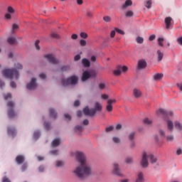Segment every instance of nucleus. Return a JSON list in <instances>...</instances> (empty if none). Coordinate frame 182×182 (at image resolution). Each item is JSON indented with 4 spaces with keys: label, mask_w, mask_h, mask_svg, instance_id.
<instances>
[{
    "label": "nucleus",
    "mask_w": 182,
    "mask_h": 182,
    "mask_svg": "<svg viewBox=\"0 0 182 182\" xmlns=\"http://www.w3.org/2000/svg\"><path fill=\"white\" fill-rule=\"evenodd\" d=\"M75 154L76 159L78 163H80V166H77L73 171L75 176L81 180L92 176V174H93V168H92V166L87 163L86 156L83 152L80 151H77Z\"/></svg>",
    "instance_id": "nucleus-1"
},
{
    "label": "nucleus",
    "mask_w": 182,
    "mask_h": 182,
    "mask_svg": "<svg viewBox=\"0 0 182 182\" xmlns=\"http://www.w3.org/2000/svg\"><path fill=\"white\" fill-rule=\"evenodd\" d=\"M23 66L22 64L17 63L14 65V68L13 69H5L3 70L2 74L4 77H7L8 79H16L18 80L19 78V71L23 69Z\"/></svg>",
    "instance_id": "nucleus-2"
},
{
    "label": "nucleus",
    "mask_w": 182,
    "mask_h": 182,
    "mask_svg": "<svg viewBox=\"0 0 182 182\" xmlns=\"http://www.w3.org/2000/svg\"><path fill=\"white\" fill-rule=\"evenodd\" d=\"M149 159L151 164L157 163V157L154 156L152 154H149L146 151H143L141 154V158L140 164L142 168H147L149 167Z\"/></svg>",
    "instance_id": "nucleus-3"
},
{
    "label": "nucleus",
    "mask_w": 182,
    "mask_h": 182,
    "mask_svg": "<svg viewBox=\"0 0 182 182\" xmlns=\"http://www.w3.org/2000/svg\"><path fill=\"white\" fill-rule=\"evenodd\" d=\"M102 109H103V106L100 102H95L93 109H89V107H85L83 109V113L85 116H90V117H93L97 112H102Z\"/></svg>",
    "instance_id": "nucleus-4"
},
{
    "label": "nucleus",
    "mask_w": 182,
    "mask_h": 182,
    "mask_svg": "<svg viewBox=\"0 0 182 182\" xmlns=\"http://www.w3.org/2000/svg\"><path fill=\"white\" fill-rule=\"evenodd\" d=\"M79 78L76 75H73L68 78H64L61 80V84L63 86H69V85H77Z\"/></svg>",
    "instance_id": "nucleus-5"
},
{
    "label": "nucleus",
    "mask_w": 182,
    "mask_h": 182,
    "mask_svg": "<svg viewBox=\"0 0 182 182\" xmlns=\"http://www.w3.org/2000/svg\"><path fill=\"white\" fill-rule=\"evenodd\" d=\"M156 115L158 117H160V116L168 117V116H173V112L171 111L168 112L164 109L160 108L156 110Z\"/></svg>",
    "instance_id": "nucleus-6"
},
{
    "label": "nucleus",
    "mask_w": 182,
    "mask_h": 182,
    "mask_svg": "<svg viewBox=\"0 0 182 182\" xmlns=\"http://www.w3.org/2000/svg\"><path fill=\"white\" fill-rule=\"evenodd\" d=\"M7 106L9 107V111H8L9 117L10 119L15 117V116H16V114L15 113V111H14V107L15 106V104L14 103V102H9L7 103Z\"/></svg>",
    "instance_id": "nucleus-7"
},
{
    "label": "nucleus",
    "mask_w": 182,
    "mask_h": 182,
    "mask_svg": "<svg viewBox=\"0 0 182 182\" xmlns=\"http://www.w3.org/2000/svg\"><path fill=\"white\" fill-rule=\"evenodd\" d=\"M127 70H128L127 66L119 65L118 66V68L117 70H114L113 71V73L114 76H120L122 75V72H127Z\"/></svg>",
    "instance_id": "nucleus-8"
},
{
    "label": "nucleus",
    "mask_w": 182,
    "mask_h": 182,
    "mask_svg": "<svg viewBox=\"0 0 182 182\" xmlns=\"http://www.w3.org/2000/svg\"><path fill=\"white\" fill-rule=\"evenodd\" d=\"M44 58L48 60L50 63H52L53 65H58L59 63V60L55 58V55L52 54H48L44 55Z\"/></svg>",
    "instance_id": "nucleus-9"
},
{
    "label": "nucleus",
    "mask_w": 182,
    "mask_h": 182,
    "mask_svg": "<svg viewBox=\"0 0 182 182\" xmlns=\"http://www.w3.org/2000/svg\"><path fill=\"white\" fill-rule=\"evenodd\" d=\"M36 86H38L36 84V78H32L30 83L27 84L26 87L28 90H34V89H36Z\"/></svg>",
    "instance_id": "nucleus-10"
},
{
    "label": "nucleus",
    "mask_w": 182,
    "mask_h": 182,
    "mask_svg": "<svg viewBox=\"0 0 182 182\" xmlns=\"http://www.w3.org/2000/svg\"><path fill=\"white\" fill-rule=\"evenodd\" d=\"M116 100H108L107 102V106H106V110L108 112H112L113 111V103H116Z\"/></svg>",
    "instance_id": "nucleus-11"
},
{
    "label": "nucleus",
    "mask_w": 182,
    "mask_h": 182,
    "mask_svg": "<svg viewBox=\"0 0 182 182\" xmlns=\"http://www.w3.org/2000/svg\"><path fill=\"white\" fill-rule=\"evenodd\" d=\"M137 68L139 70L146 69V68H147V62H146L144 60H139L138 61Z\"/></svg>",
    "instance_id": "nucleus-12"
},
{
    "label": "nucleus",
    "mask_w": 182,
    "mask_h": 182,
    "mask_svg": "<svg viewBox=\"0 0 182 182\" xmlns=\"http://www.w3.org/2000/svg\"><path fill=\"white\" fill-rule=\"evenodd\" d=\"M133 95H134V97H136V99H139V97H141V95L143 94L140 90L137 88H134L133 90Z\"/></svg>",
    "instance_id": "nucleus-13"
},
{
    "label": "nucleus",
    "mask_w": 182,
    "mask_h": 182,
    "mask_svg": "<svg viewBox=\"0 0 182 182\" xmlns=\"http://www.w3.org/2000/svg\"><path fill=\"white\" fill-rule=\"evenodd\" d=\"M172 21H173V18H171V17L165 18V25H166V29H168L169 28H171Z\"/></svg>",
    "instance_id": "nucleus-14"
},
{
    "label": "nucleus",
    "mask_w": 182,
    "mask_h": 182,
    "mask_svg": "<svg viewBox=\"0 0 182 182\" xmlns=\"http://www.w3.org/2000/svg\"><path fill=\"white\" fill-rule=\"evenodd\" d=\"M88 79H90V73L89 71H84L82 76V81L86 82Z\"/></svg>",
    "instance_id": "nucleus-15"
},
{
    "label": "nucleus",
    "mask_w": 182,
    "mask_h": 182,
    "mask_svg": "<svg viewBox=\"0 0 182 182\" xmlns=\"http://www.w3.org/2000/svg\"><path fill=\"white\" fill-rule=\"evenodd\" d=\"M167 129L169 132H173L174 130V124L173 122L170 119H166Z\"/></svg>",
    "instance_id": "nucleus-16"
},
{
    "label": "nucleus",
    "mask_w": 182,
    "mask_h": 182,
    "mask_svg": "<svg viewBox=\"0 0 182 182\" xmlns=\"http://www.w3.org/2000/svg\"><path fill=\"white\" fill-rule=\"evenodd\" d=\"M156 56L158 62H161L163 60V58H164V53L161 52L160 50H158L156 52Z\"/></svg>",
    "instance_id": "nucleus-17"
},
{
    "label": "nucleus",
    "mask_w": 182,
    "mask_h": 182,
    "mask_svg": "<svg viewBox=\"0 0 182 182\" xmlns=\"http://www.w3.org/2000/svg\"><path fill=\"white\" fill-rule=\"evenodd\" d=\"M114 174H116V176H122V172L120 171V169L119 168V164H114Z\"/></svg>",
    "instance_id": "nucleus-18"
},
{
    "label": "nucleus",
    "mask_w": 182,
    "mask_h": 182,
    "mask_svg": "<svg viewBox=\"0 0 182 182\" xmlns=\"http://www.w3.org/2000/svg\"><path fill=\"white\" fill-rule=\"evenodd\" d=\"M23 161H25V156L22 155H18L16 156V162L17 163V164H22Z\"/></svg>",
    "instance_id": "nucleus-19"
},
{
    "label": "nucleus",
    "mask_w": 182,
    "mask_h": 182,
    "mask_svg": "<svg viewBox=\"0 0 182 182\" xmlns=\"http://www.w3.org/2000/svg\"><path fill=\"white\" fill-rule=\"evenodd\" d=\"M7 42L9 45H15L16 43V38L15 36H9L7 38Z\"/></svg>",
    "instance_id": "nucleus-20"
},
{
    "label": "nucleus",
    "mask_w": 182,
    "mask_h": 182,
    "mask_svg": "<svg viewBox=\"0 0 182 182\" xmlns=\"http://www.w3.org/2000/svg\"><path fill=\"white\" fill-rule=\"evenodd\" d=\"M132 5H133L132 0H126L125 3L122 6V9H126L128 6H132Z\"/></svg>",
    "instance_id": "nucleus-21"
},
{
    "label": "nucleus",
    "mask_w": 182,
    "mask_h": 182,
    "mask_svg": "<svg viewBox=\"0 0 182 182\" xmlns=\"http://www.w3.org/2000/svg\"><path fill=\"white\" fill-rule=\"evenodd\" d=\"M7 132L8 134H9V136H12L13 137L16 135V130H15L14 128L9 127Z\"/></svg>",
    "instance_id": "nucleus-22"
},
{
    "label": "nucleus",
    "mask_w": 182,
    "mask_h": 182,
    "mask_svg": "<svg viewBox=\"0 0 182 182\" xmlns=\"http://www.w3.org/2000/svg\"><path fill=\"white\" fill-rule=\"evenodd\" d=\"M50 117L53 119H56L58 117V113H56V111L53 108L50 109Z\"/></svg>",
    "instance_id": "nucleus-23"
},
{
    "label": "nucleus",
    "mask_w": 182,
    "mask_h": 182,
    "mask_svg": "<svg viewBox=\"0 0 182 182\" xmlns=\"http://www.w3.org/2000/svg\"><path fill=\"white\" fill-rule=\"evenodd\" d=\"M82 63L85 68H90V61L87 58H83L82 60Z\"/></svg>",
    "instance_id": "nucleus-24"
},
{
    "label": "nucleus",
    "mask_w": 182,
    "mask_h": 182,
    "mask_svg": "<svg viewBox=\"0 0 182 182\" xmlns=\"http://www.w3.org/2000/svg\"><path fill=\"white\" fill-rule=\"evenodd\" d=\"M59 144H60V139L59 138L55 139L51 144L53 147H57Z\"/></svg>",
    "instance_id": "nucleus-25"
},
{
    "label": "nucleus",
    "mask_w": 182,
    "mask_h": 182,
    "mask_svg": "<svg viewBox=\"0 0 182 182\" xmlns=\"http://www.w3.org/2000/svg\"><path fill=\"white\" fill-rule=\"evenodd\" d=\"M163 74L161 73H157L154 75L153 78L154 80H161V79H163Z\"/></svg>",
    "instance_id": "nucleus-26"
},
{
    "label": "nucleus",
    "mask_w": 182,
    "mask_h": 182,
    "mask_svg": "<svg viewBox=\"0 0 182 182\" xmlns=\"http://www.w3.org/2000/svg\"><path fill=\"white\" fill-rule=\"evenodd\" d=\"M75 132H76L78 134H80V133L83 132V127L82 126L75 127Z\"/></svg>",
    "instance_id": "nucleus-27"
},
{
    "label": "nucleus",
    "mask_w": 182,
    "mask_h": 182,
    "mask_svg": "<svg viewBox=\"0 0 182 182\" xmlns=\"http://www.w3.org/2000/svg\"><path fill=\"white\" fill-rule=\"evenodd\" d=\"M134 15V13L132 10H129L125 12V16L127 18H132Z\"/></svg>",
    "instance_id": "nucleus-28"
},
{
    "label": "nucleus",
    "mask_w": 182,
    "mask_h": 182,
    "mask_svg": "<svg viewBox=\"0 0 182 182\" xmlns=\"http://www.w3.org/2000/svg\"><path fill=\"white\" fill-rule=\"evenodd\" d=\"M175 127L176 129H178V130H180V132H182V124L180 123V122H175Z\"/></svg>",
    "instance_id": "nucleus-29"
},
{
    "label": "nucleus",
    "mask_w": 182,
    "mask_h": 182,
    "mask_svg": "<svg viewBox=\"0 0 182 182\" xmlns=\"http://www.w3.org/2000/svg\"><path fill=\"white\" fill-rule=\"evenodd\" d=\"M41 136V132L38 131H36L34 132L33 134V139H35L36 140H38V139H39V137Z\"/></svg>",
    "instance_id": "nucleus-30"
},
{
    "label": "nucleus",
    "mask_w": 182,
    "mask_h": 182,
    "mask_svg": "<svg viewBox=\"0 0 182 182\" xmlns=\"http://www.w3.org/2000/svg\"><path fill=\"white\" fill-rule=\"evenodd\" d=\"M112 141L113 143H115V144H119V143H120V138L114 136L112 137Z\"/></svg>",
    "instance_id": "nucleus-31"
},
{
    "label": "nucleus",
    "mask_w": 182,
    "mask_h": 182,
    "mask_svg": "<svg viewBox=\"0 0 182 182\" xmlns=\"http://www.w3.org/2000/svg\"><path fill=\"white\" fill-rule=\"evenodd\" d=\"M98 87L100 90H103L104 89H106V84L105 82H100L98 85Z\"/></svg>",
    "instance_id": "nucleus-32"
},
{
    "label": "nucleus",
    "mask_w": 182,
    "mask_h": 182,
    "mask_svg": "<svg viewBox=\"0 0 182 182\" xmlns=\"http://www.w3.org/2000/svg\"><path fill=\"white\" fill-rule=\"evenodd\" d=\"M164 41V38H158V45L163 48L164 45L163 44V42Z\"/></svg>",
    "instance_id": "nucleus-33"
},
{
    "label": "nucleus",
    "mask_w": 182,
    "mask_h": 182,
    "mask_svg": "<svg viewBox=\"0 0 182 182\" xmlns=\"http://www.w3.org/2000/svg\"><path fill=\"white\" fill-rule=\"evenodd\" d=\"M19 29V26L16 23H14L12 26V30H11V33H15V30Z\"/></svg>",
    "instance_id": "nucleus-34"
},
{
    "label": "nucleus",
    "mask_w": 182,
    "mask_h": 182,
    "mask_svg": "<svg viewBox=\"0 0 182 182\" xmlns=\"http://www.w3.org/2000/svg\"><path fill=\"white\" fill-rule=\"evenodd\" d=\"M125 163H127V164H132V163H133V158H132V157H127L125 159Z\"/></svg>",
    "instance_id": "nucleus-35"
},
{
    "label": "nucleus",
    "mask_w": 182,
    "mask_h": 182,
    "mask_svg": "<svg viewBox=\"0 0 182 182\" xmlns=\"http://www.w3.org/2000/svg\"><path fill=\"white\" fill-rule=\"evenodd\" d=\"M152 4L153 3L151 2V0H148L146 3V5H145L146 8H147V9H150L151 8V4Z\"/></svg>",
    "instance_id": "nucleus-36"
},
{
    "label": "nucleus",
    "mask_w": 182,
    "mask_h": 182,
    "mask_svg": "<svg viewBox=\"0 0 182 182\" xmlns=\"http://www.w3.org/2000/svg\"><path fill=\"white\" fill-rule=\"evenodd\" d=\"M70 67L69 65H64L61 68V72H67V70H70Z\"/></svg>",
    "instance_id": "nucleus-37"
},
{
    "label": "nucleus",
    "mask_w": 182,
    "mask_h": 182,
    "mask_svg": "<svg viewBox=\"0 0 182 182\" xmlns=\"http://www.w3.org/2000/svg\"><path fill=\"white\" fill-rule=\"evenodd\" d=\"M103 21L105 22H112V17L109 16H105L103 17Z\"/></svg>",
    "instance_id": "nucleus-38"
},
{
    "label": "nucleus",
    "mask_w": 182,
    "mask_h": 182,
    "mask_svg": "<svg viewBox=\"0 0 182 182\" xmlns=\"http://www.w3.org/2000/svg\"><path fill=\"white\" fill-rule=\"evenodd\" d=\"M136 41L137 43H139V44H141L143 43V42H144V39L143 38V37H140V36L137 37L136 38Z\"/></svg>",
    "instance_id": "nucleus-39"
},
{
    "label": "nucleus",
    "mask_w": 182,
    "mask_h": 182,
    "mask_svg": "<svg viewBox=\"0 0 182 182\" xmlns=\"http://www.w3.org/2000/svg\"><path fill=\"white\" fill-rule=\"evenodd\" d=\"M144 124H151V123H153V122L151 120H150L149 118H145L143 120Z\"/></svg>",
    "instance_id": "nucleus-40"
},
{
    "label": "nucleus",
    "mask_w": 182,
    "mask_h": 182,
    "mask_svg": "<svg viewBox=\"0 0 182 182\" xmlns=\"http://www.w3.org/2000/svg\"><path fill=\"white\" fill-rule=\"evenodd\" d=\"M159 134L161 136V137H166V132L163 129H159Z\"/></svg>",
    "instance_id": "nucleus-41"
},
{
    "label": "nucleus",
    "mask_w": 182,
    "mask_h": 182,
    "mask_svg": "<svg viewBox=\"0 0 182 182\" xmlns=\"http://www.w3.org/2000/svg\"><path fill=\"white\" fill-rule=\"evenodd\" d=\"M115 32H117V33H119V35H124V31H123L122 29L118 28H115Z\"/></svg>",
    "instance_id": "nucleus-42"
},
{
    "label": "nucleus",
    "mask_w": 182,
    "mask_h": 182,
    "mask_svg": "<svg viewBox=\"0 0 182 182\" xmlns=\"http://www.w3.org/2000/svg\"><path fill=\"white\" fill-rule=\"evenodd\" d=\"M166 140H167V141H173V140H174V136H173V135H168L166 136Z\"/></svg>",
    "instance_id": "nucleus-43"
},
{
    "label": "nucleus",
    "mask_w": 182,
    "mask_h": 182,
    "mask_svg": "<svg viewBox=\"0 0 182 182\" xmlns=\"http://www.w3.org/2000/svg\"><path fill=\"white\" fill-rule=\"evenodd\" d=\"M135 136H136V132H132L131 134H129V140H134Z\"/></svg>",
    "instance_id": "nucleus-44"
},
{
    "label": "nucleus",
    "mask_w": 182,
    "mask_h": 182,
    "mask_svg": "<svg viewBox=\"0 0 182 182\" xmlns=\"http://www.w3.org/2000/svg\"><path fill=\"white\" fill-rule=\"evenodd\" d=\"M113 129H114L113 126H109L105 129V132L109 133V132H112Z\"/></svg>",
    "instance_id": "nucleus-45"
},
{
    "label": "nucleus",
    "mask_w": 182,
    "mask_h": 182,
    "mask_svg": "<svg viewBox=\"0 0 182 182\" xmlns=\"http://www.w3.org/2000/svg\"><path fill=\"white\" fill-rule=\"evenodd\" d=\"M80 38H82L83 39H86L87 38V33L85 32H82L80 34Z\"/></svg>",
    "instance_id": "nucleus-46"
},
{
    "label": "nucleus",
    "mask_w": 182,
    "mask_h": 182,
    "mask_svg": "<svg viewBox=\"0 0 182 182\" xmlns=\"http://www.w3.org/2000/svg\"><path fill=\"white\" fill-rule=\"evenodd\" d=\"M51 38H53L54 39H59L60 36H59L56 33H51Z\"/></svg>",
    "instance_id": "nucleus-47"
},
{
    "label": "nucleus",
    "mask_w": 182,
    "mask_h": 182,
    "mask_svg": "<svg viewBox=\"0 0 182 182\" xmlns=\"http://www.w3.org/2000/svg\"><path fill=\"white\" fill-rule=\"evenodd\" d=\"M63 161H58L57 162H56V166L57 167H62V166H63Z\"/></svg>",
    "instance_id": "nucleus-48"
},
{
    "label": "nucleus",
    "mask_w": 182,
    "mask_h": 182,
    "mask_svg": "<svg viewBox=\"0 0 182 182\" xmlns=\"http://www.w3.org/2000/svg\"><path fill=\"white\" fill-rule=\"evenodd\" d=\"M90 77H96V76H97V73H96V71H92L91 73H90Z\"/></svg>",
    "instance_id": "nucleus-49"
},
{
    "label": "nucleus",
    "mask_w": 182,
    "mask_h": 182,
    "mask_svg": "<svg viewBox=\"0 0 182 182\" xmlns=\"http://www.w3.org/2000/svg\"><path fill=\"white\" fill-rule=\"evenodd\" d=\"M35 46L37 50H39L41 49V47L39 46V40H37L36 41Z\"/></svg>",
    "instance_id": "nucleus-50"
},
{
    "label": "nucleus",
    "mask_w": 182,
    "mask_h": 182,
    "mask_svg": "<svg viewBox=\"0 0 182 182\" xmlns=\"http://www.w3.org/2000/svg\"><path fill=\"white\" fill-rule=\"evenodd\" d=\"M26 168H28V165L26 164H23L21 166V171H26Z\"/></svg>",
    "instance_id": "nucleus-51"
},
{
    "label": "nucleus",
    "mask_w": 182,
    "mask_h": 182,
    "mask_svg": "<svg viewBox=\"0 0 182 182\" xmlns=\"http://www.w3.org/2000/svg\"><path fill=\"white\" fill-rule=\"evenodd\" d=\"M44 127L46 130H49V129H50V124L48 122H45Z\"/></svg>",
    "instance_id": "nucleus-52"
},
{
    "label": "nucleus",
    "mask_w": 182,
    "mask_h": 182,
    "mask_svg": "<svg viewBox=\"0 0 182 182\" xmlns=\"http://www.w3.org/2000/svg\"><path fill=\"white\" fill-rule=\"evenodd\" d=\"M12 97V95L11 93H8L7 95H4L5 100H8V99H11Z\"/></svg>",
    "instance_id": "nucleus-53"
},
{
    "label": "nucleus",
    "mask_w": 182,
    "mask_h": 182,
    "mask_svg": "<svg viewBox=\"0 0 182 182\" xmlns=\"http://www.w3.org/2000/svg\"><path fill=\"white\" fill-rule=\"evenodd\" d=\"M80 45L81 46H86V41L82 39L80 41Z\"/></svg>",
    "instance_id": "nucleus-54"
},
{
    "label": "nucleus",
    "mask_w": 182,
    "mask_h": 182,
    "mask_svg": "<svg viewBox=\"0 0 182 182\" xmlns=\"http://www.w3.org/2000/svg\"><path fill=\"white\" fill-rule=\"evenodd\" d=\"M8 12H9V14H14V12H15V10H14V8H12V6H9Z\"/></svg>",
    "instance_id": "nucleus-55"
},
{
    "label": "nucleus",
    "mask_w": 182,
    "mask_h": 182,
    "mask_svg": "<svg viewBox=\"0 0 182 182\" xmlns=\"http://www.w3.org/2000/svg\"><path fill=\"white\" fill-rule=\"evenodd\" d=\"M51 154H53V156H58L59 151L58 150H53L50 151Z\"/></svg>",
    "instance_id": "nucleus-56"
},
{
    "label": "nucleus",
    "mask_w": 182,
    "mask_h": 182,
    "mask_svg": "<svg viewBox=\"0 0 182 182\" xmlns=\"http://www.w3.org/2000/svg\"><path fill=\"white\" fill-rule=\"evenodd\" d=\"M87 16H88V18H92L93 17V13L92 11H87L86 13Z\"/></svg>",
    "instance_id": "nucleus-57"
},
{
    "label": "nucleus",
    "mask_w": 182,
    "mask_h": 182,
    "mask_svg": "<svg viewBox=\"0 0 182 182\" xmlns=\"http://www.w3.org/2000/svg\"><path fill=\"white\" fill-rule=\"evenodd\" d=\"M64 117L67 119V120H71L72 117H70V115H69V114H64Z\"/></svg>",
    "instance_id": "nucleus-58"
},
{
    "label": "nucleus",
    "mask_w": 182,
    "mask_h": 182,
    "mask_svg": "<svg viewBox=\"0 0 182 182\" xmlns=\"http://www.w3.org/2000/svg\"><path fill=\"white\" fill-rule=\"evenodd\" d=\"M115 36H116V30L112 31L111 33H110V37L111 38H114Z\"/></svg>",
    "instance_id": "nucleus-59"
},
{
    "label": "nucleus",
    "mask_w": 182,
    "mask_h": 182,
    "mask_svg": "<svg viewBox=\"0 0 182 182\" xmlns=\"http://www.w3.org/2000/svg\"><path fill=\"white\" fill-rule=\"evenodd\" d=\"M101 97L103 99V100H106L109 97V95L104 94L101 95Z\"/></svg>",
    "instance_id": "nucleus-60"
},
{
    "label": "nucleus",
    "mask_w": 182,
    "mask_h": 182,
    "mask_svg": "<svg viewBox=\"0 0 182 182\" xmlns=\"http://www.w3.org/2000/svg\"><path fill=\"white\" fill-rule=\"evenodd\" d=\"M82 124L84 126H87L89 124V120L88 119H84L82 122Z\"/></svg>",
    "instance_id": "nucleus-61"
},
{
    "label": "nucleus",
    "mask_w": 182,
    "mask_h": 182,
    "mask_svg": "<svg viewBox=\"0 0 182 182\" xmlns=\"http://www.w3.org/2000/svg\"><path fill=\"white\" fill-rule=\"evenodd\" d=\"M77 38H78L77 34H73L71 36V39L76 40V39H77Z\"/></svg>",
    "instance_id": "nucleus-62"
},
{
    "label": "nucleus",
    "mask_w": 182,
    "mask_h": 182,
    "mask_svg": "<svg viewBox=\"0 0 182 182\" xmlns=\"http://www.w3.org/2000/svg\"><path fill=\"white\" fill-rule=\"evenodd\" d=\"M177 42L179 43V45H182V37L178 38L177 39Z\"/></svg>",
    "instance_id": "nucleus-63"
},
{
    "label": "nucleus",
    "mask_w": 182,
    "mask_h": 182,
    "mask_svg": "<svg viewBox=\"0 0 182 182\" xmlns=\"http://www.w3.org/2000/svg\"><path fill=\"white\" fill-rule=\"evenodd\" d=\"M2 182H11V181H9V178L4 177Z\"/></svg>",
    "instance_id": "nucleus-64"
}]
</instances>
